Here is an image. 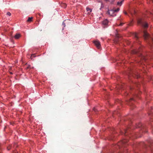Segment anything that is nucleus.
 I'll return each instance as SVG.
<instances>
[{"mask_svg": "<svg viewBox=\"0 0 153 153\" xmlns=\"http://www.w3.org/2000/svg\"><path fill=\"white\" fill-rule=\"evenodd\" d=\"M127 140L124 139L119 142L117 145L115 146V148L119 149L120 152H122L124 148L126 147L128 145Z\"/></svg>", "mask_w": 153, "mask_h": 153, "instance_id": "1", "label": "nucleus"}, {"mask_svg": "<svg viewBox=\"0 0 153 153\" xmlns=\"http://www.w3.org/2000/svg\"><path fill=\"white\" fill-rule=\"evenodd\" d=\"M143 37L146 42L151 45L152 43L153 42V35L151 37L146 30H143Z\"/></svg>", "mask_w": 153, "mask_h": 153, "instance_id": "2", "label": "nucleus"}, {"mask_svg": "<svg viewBox=\"0 0 153 153\" xmlns=\"http://www.w3.org/2000/svg\"><path fill=\"white\" fill-rule=\"evenodd\" d=\"M137 23L138 24L141 25L144 28H146L148 27V24L146 21L143 19H138L137 20Z\"/></svg>", "mask_w": 153, "mask_h": 153, "instance_id": "3", "label": "nucleus"}, {"mask_svg": "<svg viewBox=\"0 0 153 153\" xmlns=\"http://www.w3.org/2000/svg\"><path fill=\"white\" fill-rule=\"evenodd\" d=\"M141 127V128L143 132H147V128H146V127L145 126L142 125L141 124H139V126H136V127Z\"/></svg>", "mask_w": 153, "mask_h": 153, "instance_id": "4", "label": "nucleus"}, {"mask_svg": "<svg viewBox=\"0 0 153 153\" xmlns=\"http://www.w3.org/2000/svg\"><path fill=\"white\" fill-rule=\"evenodd\" d=\"M94 43L96 47L98 49H100L101 47L100 42L98 41H95L94 42Z\"/></svg>", "mask_w": 153, "mask_h": 153, "instance_id": "5", "label": "nucleus"}, {"mask_svg": "<svg viewBox=\"0 0 153 153\" xmlns=\"http://www.w3.org/2000/svg\"><path fill=\"white\" fill-rule=\"evenodd\" d=\"M134 102V100L133 98H131L129 101L128 102V104L129 105L131 106H133V102Z\"/></svg>", "mask_w": 153, "mask_h": 153, "instance_id": "6", "label": "nucleus"}, {"mask_svg": "<svg viewBox=\"0 0 153 153\" xmlns=\"http://www.w3.org/2000/svg\"><path fill=\"white\" fill-rule=\"evenodd\" d=\"M120 10V8H118L116 10H110V11L111 12H112V13H114V12H118Z\"/></svg>", "mask_w": 153, "mask_h": 153, "instance_id": "7", "label": "nucleus"}, {"mask_svg": "<svg viewBox=\"0 0 153 153\" xmlns=\"http://www.w3.org/2000/svg\"><path fill=\"white\" fill-rule=\"evenodd\" d=\"M138 40V41H140V39L138 38V36H137L136 33H134V40Z\"/></svg>", "mask_w": 153, "mask_h": 153, "instance_id": "8", "label": "nucleus"}, {"mask_svg": "<svg viewBox=\"0 0 153 153\" xmlns=\"http://www.w3.org/2000/svg\"><path fill=\"white\" fill-rule=\"evenodd\" d=\"M141 58L142 60H144V61H146L147 58L146 57L144 56L143 55H141Z\"/></svg>", "mask_w": 153, "mask_h": 153, "instance_id": "9", "label": "nucleus"}, {"mask_svg": "<svg viewBox=\"0 0 153 153\" xmlns=\"http://www.w3.org/2000/svg\"><path fill=\"white\" fill-rule=\"evenodd\" d=\"M20 37V34L19 33L16 34L15 36V38L16 39H18Z\"/></svg>", "mask_w": 153, "mask_h": 153, "instance_id": "10", "label": "nucleus"}, {"mask_svg": "<svg viewBox=\"0 0 153 153\" xmlns=\"http://www.w3.org/2000/svg\"><path fill=\"white\" fill-rule=\"evenodd\" d=\"M108 23V21L107 20H104L102 22V24L103 25H107Z\"/></svg>", "mask_w": 153, "mask_h": 153, "instance_id": "11", "label": "nucleus"}, {"mask_svg": "<svg viewBox=\"0 0 153 153\" xmlns=\"http://www.w3.org/2000/svg\"><path fill=\"white\" fill-rule=\"evenodd\" d=\"M124 0H122L120 2H118L117 4L118 5H120V6L122 5L123 2Z\"/></svg>", "mask_w": 153, "mask_h": 153, "instance_id": "12", "label": "nucleus"}, {"mask_svg": "<svg viewBox=\"0 0 153 153\" xmlns=\"http://www.w3.org/2000/svg\"><path fill=\"white\" fill-rule=\"evenodd\" d=\"M127 132V130L126 129H125L123 131H122L121 132V133L122 134H124L125 135H127V134H126Z\"/></svg>", "mask_w": 153, "mask_h": 153, "instance_id": "13", "label": "nucleus"}, {"mask_svg": "<svg viewBox=\"0 0 153 153\" xmlns=\"http://www.w3.org/2000/svg\"><path fill=\"white\" fill-rule=\"evenodd\" d=\"M107 13L110 16H113V13H112V12H111L110 10H109L107 11Z\"/></svg>", "mask_w": 153, "mask_h": 153, "instance_id": "14", "label": "nucleus"}, {"mask_svg": "<svg viewBox=\"0 0 153 153\" xmlns=\"http://www.w3.org/2000/svg\"><path fill=\"white\" fill-rule=\"evenodd\" d=\"M32 19L33 17H29L28 19L27 20V21L28 22H30L32 21Z\"/></svg>", "mask_w": 153, "mask_h": 153, "instance_id": "15", "label": "nucleus"}, {"mask_svg": "<svg viewBox=\"0 0 153 153\" xmlns=\"http://www.w3.org/2000/svg\"><path fill=\"white\" fill-rule=\"evenodd\" d=\"M86 10L87 11H89L90 12H91L92 11V10L90 8H87Z\"/></svg>", "mask_w": 153, "mask_h": 153, "instance_id": "16", "label": "nucleus"}, {"mask_svg": "<svg viewBox=\"0 0 153 153\" xmlns=\"http://www.w3.org/2000/svg\"><path fill=\"white\" fill-rule=\"evenodd\" d=\"M6 15L10 16L11 15V13L10 12H7Z\"/></svg>", "mask_w": 153, "mask_h": 153, "instance_id": "17", "label": "nucleus"}, {"mask_svg": "<svg viewBox=\"0 0 153 153\" xmlns=\"http://www.w3.org/2000/svg\"><path fill=\"white\" fill-rule=\"evenodd\" d=\"M65 21H64L63 22V23H62V25L64 27H65Z\"/></svg>", "mask_w": 153, "mask_h": 153, "instance_id": "18", "label": "nucleus"}, {"mask_svg": "<svg viewBox=\"0 0 153 153\" xmlns=\"http://www.w3.org/2000/svg\"><path fill=\"white\" fill-rule=\"evenodd\" d=\"M103 7V3H101V8H100V10Z\"/></svg>", "mask_w": 153, "mask_h": 153, "instance_id": "19", "label": "nucleus"}, {"mask_svg": "<svg viewBox=\"0 0 153 153\" xmlns=\"http://www.w3.org/2000/svg\"><path fill=\"white\" fill-rule=\"evenodd\" d=\"M33 56V57H35V56H35L34 54H32V55H31V57H30V58H31V59H32V56Z\"/></svg>", "mask_w": 153, "mask_h": 153, "instance_id": "20", "label": "nucleus"}, {"mask_svg": "<svg viewBox=\"0 0 153 153\" xmlns=\"http://www.w3.org/2000/svg\"><path fill=\"white\" fill-rule=\"evenodd\" d=\"M11 148V147L10 146L8 147H7V149L8 150H10V149Z\"/></svg>", "mask_w": 153, "mask_h": 153, "instance_id": "21", "label": "nucleus"}, {"mask_svg": "<svg viewBox=\"0 0 153 153\" xmlns=\"http://www.w3.org/2000/svg\"><path fill=\"white\" fill-rule=\"evenodd\" d=\"M124 23H120V24L119 25H118V26H122L123 25Z\"/></svg>", "mask_w": 153, "mask_h": 153, "instance_id": "22", "label": "nucleus"}, {"mask_svg": "<svg viewBox=\"0 0 153 153\" xmlns=\"http://www.w3.org/2000/svg\"><path fill=\"white\" fill-rule=\"evenodd\" d=\"M135 77H137V78H138L139 76H137V75H135L134 74V78Z\"/></svg>", "mask_w": 153, "mask_h": 153, "instance_id": "23", "label": "nucleus"}, {"mask_svg": "<svg viewBox=\"0 0 153 153\" xmlns=\"http://www.w3.org/2000/svg\"><path fill=\"white\" fill-rule=\"evenodd\" d=\"M124 13L125 14V15H127V13L126 12V11H124Z\"/></svg>", "mask_w": 153, "mask_h": 153, "instance_id": "24", "label": "nucleus"}, {"mask_svg": "<svg viewBox=\"0 0 153 153\" xmlns=\"http://www.w3.org/2000/svg\"><path fill=\"white\" fill-rule=\"evenodd\" d=\"M114 0H112V1L111 2V4H113V2L114 1Z\"/></svg>", "mask_w": 153, "mask_h": 153, "instance_id": "25", "label": "nucleus"}, {"mask_svg": "<svg viewBox=\"0 0 153 153\" xmlns=\"http://www.w3.org/2000/svg\"><path fill=\"white\" fill-rule=\"evenodd\" d=\"M105 1L107 2L109 1V0H104Z\"/></svg>", "mask_w": 153, "mask_h": 153, "instance_id": "26", "label": "nucleus"}, {"mask_svg": "<svg viewBox=\"0 0 153 153\" xmlns=\"http://www.w3.org/2000/svg\"><path fill=\"white\" fill-rule=\"evenodd\" d=\"M130 13L131 14V15L133 16V13H131V12H130Z\"/></svg>", "mask_w": 153, "mask_h": 153, "instance_id": "27", "label": "nucleus"}, {"mask_svg": "<svg viewBox=\"0 0 153 153\" xmlns=\"http://www.w3.org/2000/svg\"><path fill=\"white\" fill-rule=\"evenodd\" d=\"M151 119H152V121H153V118H151Z\"/></svg>", "mask_w": 153, "mask_h": 153, "instance_id": "28", "label": "nucleus"}, {"mask_svg": "<svg viewBox=\"0 0 153 153\" xmlns=\"http://www.w3.org/2000/svg\"><path fill=\"white\" fill-rule=\"evenodd\" d=\"M95 110H96V109H95V108H94V110L95 111H96Z\"/></svg>", "mask_w": 153, "mask_h": 153, "instance_id": "29", "label": "nucleus"}, {"mask_svg": "<svg viewBox=\"0 0 153 153\" xmlns=\"http://www.w3.org/2000/svg\"><path fill=\"white\" fill-rule=\"evenodd\" d=\"M136 53V51L134 50V53Z\"/></svg>", "mask_w": 153, "mask_h": 153, "instance_id": "30", "label": "nucleus"}, {"mask_svg": "<svg viewBox=\"0 0 153 153\" xmlns=\"http://www.w3.org/2000/svg\"><path fill=\"white\" fill-rule=\"evenodd\" d=\"M10 74H13V73L12 72H10Z\"/></svg>", "mask_w": 153, "mask_h": 153, "instance_id": "31", "label": "nucleus"}, {"mask_svg": "<svg viewBox=\"0 0 153 153\" xmlns=\"http://www.w3.org/2000/svg\"><path fill=\"white\" fill-rule=\"evenodd\" d=\"M65 7H66V4H65Z\"/></svg>", "mask_w": 153, "mask_h": 153, "instance_id": "32", "label": "nucleus"}, {"mask_svg": "<svg viewBox=\"0 0 153 153\" xmlns=\"http://www.w3.org/2000/svg\"><path fill=\"white\" fill-rule=\"evenodd\" d=\"M99 2H100V1H99Z\"/></svg>", "mask_w": 153, "mask_h": 153, "instance_id": "33", "label": "nucleus"}, {"mask_svg": "<svg viewBox=\"0 0 153 153\" xmlns=\"http://www.w3.org/2000/svg\"><path fill=\"white\" fill-rule=\"evenodd\" d=\"M152 1H153V0H152Z\"/></svg>", "mask_w": 153, "mask_h": 153, "instance_id": "34", "label": "nucleus"}]
</instances>
